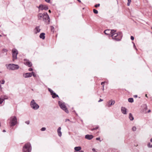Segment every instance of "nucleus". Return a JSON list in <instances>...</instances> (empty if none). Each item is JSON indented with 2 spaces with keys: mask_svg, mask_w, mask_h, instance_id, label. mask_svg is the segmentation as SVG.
<instances>
[{
  "mask_svg": "<svg viewBox=\"0 0 152 152\" xmlns=\"http://www.w3.org/2000/svg\"><path fill=\"white\" fill-rule=\"evenodd\" d=\"M116 31L114 30H112V34L111 36L113 39H115L117 41H119L121 40L122 35L121 32L118 33H116Z\"/></svg>",
  "mask_w": 152,
  "mask_h": 152,
  "instance_id": "obj_1",
  "label": "nucleus"
},
{
  "mask_svg": "<svg viewBox=\"0 0 152 152\" xmlns=\"http://www.w3.org/2000/svg\"><path fill=\"white\" fill-rule=\"evenodd\" d=\"M10 121V126H15L17 123V119L15 116L11 117L9 119Z\"/></svg>",
  "mask_w": 152,
  "mask_h": 152,
  "instance_id": "obj_2",
  "label": "nucleus"
},
{
  "mask_svg": "<svg viewBox=\"0 0 152 152\" xmlns=\"http://www.w3.org/2000/svg\"><path fill=\"white\" fill-rule=\"evenodd\" d=\"M6 66L7 68L9 70H14L17 69L19 68L18 65L14 64H6Z\"/></svg>",
  "mask_w": 152,
  "mask_h": 152,
  "instance_id": "obj_3",
  "label": "nucleus"
},
{
  "mask_svg": "<svg viewBox=\"0 0 152 152\" xmlns=\"http://www.w3.org/2000/svg\"><path fill=\"white\" fill-rule=\"evenodd\" d=\"M31 150V146L30 143L28 142L25 144L23 147V152H30Z\"/></svg>",
  "mask_w": 152,
  "mask_h": 152,
  "instance_id": "obj_4",
  "label": "nucleus"
},
{
  "mask_svg": "<svg viewBox=\"0 0 152 152\" xmlns=\"http://www.w3.org/2000/svg\"><path fill=\"white\" fill-rule=\"evenodd\" d=\"M30 106L34 110H37L39 108V105L36 103L34 99H32L31 102Z\"/></svg>",
  "mask_w": 152,
  "mask_h": 152,
  "instance_id": "obj_5",
  "label": "nucleus"
},
{
  "mask_svg": "<svg viewBox=\"0 0 152 152\" xmlns=\"http://www.w3.org/2000/svg\"><path fill=\"white\" fill-rule=\"evenodd\" d=\"M58 104L60 107L66 113H68L69 111L66 106L64 104V103H63L61 101L58 102Z\"/></svg>",
  "mask_w": 152,
  "mask_h": 152,
  "instance_id": "obj_6",
  "label": "nucleus"
},
{
  "mask_svg": "<svg viewBox=\"0 0 152 152\" xmlns=\"http://www.w3.org/2000/svg\"><path fill=\"white\" fill-rule=\"evenodd\" d=\"M43 20L45 23H48L50 22V18L47 12L43 14Z\"/></svg>",
  "mask_w": 152,
  "mask_h": 152,
  "instance_id": "obj_7",
  "label": "nucleus"
},
{
  "mask_svg": "<svg viewBox=\"0 0 152 152\" xmlns=\"http://www.w3.org/2000/svg\"><path fill=\"white\" fill-rule=\"evenodd\" d=\"M13 57V61H14L17 58V55L18 54V51L16 49H14L12 51Z\"/></svg>",
  "mask_w": 152,
  "mask_h": 152,
  "instance_id": "obj_8",
  "label": "nucleus"
},
{
  "mask_svg": "<svg viewBox=\"0 0 152 152\" xmlns=\"http://www.w3.org/2000/svg\"><path fill=\"white\" fill-rule=\"evenodd\" d=\"M32 73H33V72L25 73L23 74V76L25 78L30 77L32 75Z\"/></svg>",
  "mask_w": 152,
  "mask_h": 152,
  "instance_id": "obj_9",
  "label": "nucleus"
},
{
  "mask_svg": "<svg viewBox=\"0 0 152 152\" xmlns=\"http://www.w3.org/2000/svg\"><path fill=\"white\" fill-rule=\"evenodd\" d=\"M38 8L42 10H47L48 9V7L47 6L42 4L40 5L39 6Z\"/></svg>",
  "mask_w": 152,
  "mask_h": 152,
  "instance_id": "obj_10",
  "label": "nucleus"
},
{
  "mask_svg": "<svg viewBox=\"0 0 152 152\" xmlns=\"http://www.w3.org/2000/svg\"><path fill=\"white\" fill-rule=\"evenodd\" d=\"M24 63L26 65L28 66L29 67H31L32 66L31 63L29 60L25 59L24 60Z\"/></svg>",
  "mask_w": 152,
  "mask_h": 152,
  "instance_id": "obj_11",
  "label": "nucleus"
},
{
  "mask_svg": "<svg viewBox=\"0 0 152 152\" xmlns=\"http://www.w3.org/2000/svg\"><path fill=\"white\" fill-rule=\"evenodd\" d=\"M40 30L41 29L40 28L39 26H37L34 29V32L35 34H37V33L39 32Z\"/></svg>",
  "mask_w": 152,
  "mask_h": 152,
  "instance_id": "obj_12",
  "label": "nucleus"
},
{
  "mask_svg": "<svg viewBox=\"0 0 152 152\" xmlns=\"http://www.w3.org/2000/svg\"><path fill=\"white\" fill-rule=\"evenodd\" d=\"M93 136L92 135L87 134L85 136V138L86 139L88 140H90L93 138Z\"/></svg>",
  "mask_w": 152,
  "mask_h": 152,
  "instance_id": "obj_13",
  "label": "nucleus"
},
{
  "mask_svg": "<svg viewBox=\"0 0 152 152\" xmlns=\"http://www.w3.org/2000/svg\"><path fill=\"white\" fill-rule=\"evenodd\" d=\"M112 30H105L104 31L105 34L110 35V34L111 35L112 34Z\"/></svg>",
  "mask_w": 152,
  "mask_h": 152,
  "instance_id": "obj_14",
  "label": "nucleus"
},
{
  "mask_svg": "<svg viewBox=\"0 0 152 152\" xmlns=\"http://www.w3.org/2000/svg\"><path fill=\"white\" fill-rule=\"evenodd\" d=\"M115 103V101L111 100L108 102V107H110L111 105H113Z\"/></svg>",
  "mask_w": 152,
  "mask_h": 152,
  "instance_id": "obj_15",
  "label": "nucleus"
},
{
  "mask_svg": "<svg viewBox=\"0 0 152 152\" xmlns=\"http://www.w3.org/2000/svg\"><path fill=\"white\" fill-rule=\"evenodd\" d=\"M61 128L60 127H59L57 129V133L58 135L60 137H61L62 135V133L61 131Z\"/></svg>",
  "mask_w": 152,
  "mask_h": 152,
  "instance_id": "obj_16",
  "label": "nucleus"
},
{
  "mask_svg": "<svg viewBox=\"0 0 152 152\" xmlns=\"http://www.w3.org/2000/svg\"><path fill=\"white\" fill-rule=\"evenodd\" d=\"M121 112L123 113L124 114H126V108L122 107L121 109Z\"/></svg>",
  "mask_w": 152,
  "mask_h": 152,
  "instance_id": "obj_17",
  "label": "nucleus"
},
{
  "mask_svg": "<svg viewBox=\"0 0 152 152\" xmlns=\"http://www.w3.org/2000/svg\"><path fill=\"white\" fill-rule=\"evenodd\" d=\"M45 34L44 33H42L40 34L39 35V37L40 38L44 39L45 38Z\"/></svg>",
  "mask_w": 152,
  "mask_h": 152,
  "instance_id": "obj_18",
  "label": "nucleus"
},
{
  "mask_svg": "<svg viewBox=\"0 0 152 152\" xmlns=\"http://www.w3.org/2000/svg\"><path fill=\"white\" fill-rule=\"evenodd\" d=\"M81 149V147L80 146L76 147L74 148L75 151L78 152L80 151Z\"/></svg>",
  "mask_w": 152,
  "mask_h": 152,
  "instance_id": "obj_19",
  "label": "nucleus"
},
{
  "mask_svg": "<svg viewBox=\"0 0 152 152\" xmlns=\"http://www.w3.org/2000/svg\"><path fill=\"white\" fill-rule=\"evenodd\" d=\"M129 118L131 121H133L134 119V117L131 113L129 114Z\"/></svg>",
  "mask_w": 152,
  "mask_h": 152,
  "instance_id": "obj_20",
  "label": "nucleus"
},
{
  "mask_svg": "<svg viewBox=\"0 0 152 152\" xmlns=\"http://www.w3.org/2000/svg\"><path fill=\"white\" fill-rule=\"evenodd\" d=\"M43 14L42 13H39L38 15V18L39 19L41 20L43 18Z\"/></svg>",
  "mask_w": 152,
  "mask_h": 152,
  "instance_id": "obj_21",
  "label": "nucleus"
},
{
  "mask_svg": "<svg viewBox=\"0 0 152 152\" xmlns=\"http://www.w3.org/2000/svg\"><path fill=\"white\" fill-rule=\"evenodd\" d=\"M52 97L53 98H55L56 97H58V96L55 93L53 94L52 95Z\"/></svg>",
  "mask_w": 152,
  "mask_h": 152,
  "instance_id": "obj_22",
  "label": "nucleus"
},
{
  "mask_svg": "<svg viewBox=\"0 0 152 152\" xmlns=\"http://www.w3.org/2000/svg\"><path fill=\"white\" fill-rule=\"evenodd\" d=\"M128 101L131 103H132L134 101V100L133 98H129L128 99Z\"/></svg>",
  "mask_w": 152,
  "mask_h": 152,
  "instance_id": "obj_23",
  "label": "nucleus"
},
{
  "mask_svg": "<svg viewBox=\"0 0 152 152\" xmlns=\"http://www.w3.org/2000/svg\"><path fill=\"white\" fill-rule=\"evenodd\" d=\"M48 90L49 91L50 93V94L51 95H52L54 93L53 92V91L50 88H48Z\"/></svg>",
  "mask_w": 152,
  "mask_h": 152,
  "instance_id": "obj_24",
  "label": "nucleus"
},
{
  "mask_svg": "<svg viewBox=\"0 0 152 152\" xmlns=\"http://www.w3.org/2000/svg\"><path fill=\"white\" fill-rule=\"evenodd\" d=\"M48 90L49 91L50 93V94L51 95H52L54 93L53 92V91L50 88H48Z\"/></svg>",
  "mask_w": 152,
  "mask_h": 152,
  "instance_id": "obj_25",
  "label": "nucleus"
},
{
  "mask_svg": "<svg viewBox=\"0 0 152 152\" xmlns=\"http://www.w3.org/2000/svg\"><path fill=\"white\" fill-rule=\"evenodd\" d=\"M4 101V99L2 98L1 97L0 98V104H1Z\"/></svg>",
  "mask_w": 152,
  "mask_h": 152,
  "instance_id": "obj_26",
  "label": "nucleus"
},
{
  "mask_svg": "<svg viewBox=\"0 0 152 152\" xmlns=\"http://www.w3.org/2000/svg\"><path fill=\"white\" fill-rule=\"evenodd\" d=\"M148 146L149 148H152V145H151V143L149 142L148 144Z\"/></svg>",
  "mask_w": 152,
  "mask_h": 152,
  "instance_id": "obj_27",
  "label": "nucleus"
},
{
  "mask_svg": "<svg viewBox=\"0 0 152 152\" xmlns=\"http://www.w3.org/2000/svg\"><path fill=\"white\" fill-rule=\"evenodd\" d=\"M50 29L53 32L54 31V28L53 26H51Z\"/></svg>",
  "mask_w": 152,
  "mask_h": 152,
  "instance_id": "obj_28",
  "label": "nucleus"
},
{
  "mask_svg": "<svg viewBox=\"0 0 152 152\" xmlns=\"http://www.w3.org/2000/svg\"><path fill=\"white\" fill-rule=\"evenodd\" d=\"M93 12L95 14H97L98 13V11L95 9L93 10Z\"/></svg>",
  "mask_w": 152,
  "mask_h": 152,
  "instance_id": "obj_29",
  "label": "nucleus"
},
{
  "mask_svg": "<svg viewBox=\"0 0 152 152\" xmlns=\"http://www.w3.org/2000/svg\"><path fill=\"white\" fill-rule=\"evenodd\" d=\"M131 0H128V3H127V5L128 6H129L130 3H131Z\"/></svg>",
  "mask_w": 152,
  "mask_h": 152,
  "instance_id": "obj_30",
  "label": "nucleus"
},
{
  "mask_svg": "<svg viewBox=\"0 0 152 152\" xmlns=\"http://www.w3.org/2000/svg\"><path fill=\"white\" fill-rule=\"evenodd\" d=\"M136 128L135 126H133L132 128V130L133 131H135L136 130Z\"/></svg>",
  "mask_w": 152,
  "mask_h": 152,
  "instance_id": "obj_31",
  "label": "nucleus"
},
{
  "mask_svg": "<svg viewBox=\"0 0 152 152\" xmlns=\"http://www.w3.org/2000/svg\"><path fill=\"white\" fill-rule=\"evenodd\" d=\"M45 130L46 128L45 127H42L41 129V131H45Z\"/></svg>",
  "mask_w": 152,
  "mask_h": 152,
  "instance_id": "obj_32",
  "label": "nucleus"
},
{
  "mask_svg": "<svg viewBox=\"0 0 152 152\" xmlns=\"http://www.w3.org/2000/svg\"><path fill=\"white\" fill-rule=\"evenodd\" d=\"M98 128V127H96L95 128H94L91 129V131H93L94 130H96Z\"/></svg>",
  "mask_w": 152,
  "mask_h": 152,
  "instance_id": "obj_33",
  "label": "nucleus"
},
{
  "mask_svg": "<svg viewBox=\"0 0 152 152\" xmlns=\"http://www.w3.org/2000/svg\"><path fill=\"white\" fill-rule=\"evenodd\" d=\"M1 98H3V99H4V100L5 99H7V97L6 96H4L3 97H2Z\"/></svg>",
  "mask_w": 152,
  "mask_h": 152,
  "instance_id": "obj_34",
  "label": "nucleus"
},
{
  "mask_svg": "<svg viewBox=\"0 0 152 152\" xmlns=\"http://www.w3.org/2000/svg\"><path fill=\"white\" fill-rule=\"evenodd\" d=\"M100 6V4H96L95 5V7H99Z\"/></svg>",
  "mask_w": 152,
  "mask_h": 152,
  "instance_id": "obj_35",
  "label": "nucleus"
},
{
  "mask_svg": "<svg viewBox=\"0 0 152 152\" xmlns=\"http://www.w3.org/2000/svg\"><path fill=\"white\" fill-rule=\"evenodd\" d=\"M133 46H134V48L136 50H137V48H136V47L135 46V44H134V43L133 42Z\"/></svg>",
  "mask_w": 152,
  "mask_h": 152,
  "instance_id": "obj_36",
  "label": "nucleus"
},
{
  "mask_svg": "<svg viewBox=\"0 0 152 152\" xmlns=\"http://www.w3.org/2000/svg\"><path fill=\"white\" fill-rule=\"evenodd\" d=\"M25 123L26 124H29V123H30V121H27L25 122Z\"/></svg>",
  "mask_w": 152,
  "mask_h": 152,
  "instance_id": "obj_37",
  "label": "nucleus"
},
{
  "mask_svg": "<svg viewBox=\"0 0 152 152\" xmlns=\"http://www.w3.org/2000/svg\"><path fill=\"white\" fill-rule=\"evenodd\" d=\"M4 83H5V81L4 80H2V82L1 83L2 84H4Z\"/></svg>",
  "mask_w": 152,
  "mask_h": 152,
  "instance_id": "obj_38",
  "label": "nucleus"
},
{
  "mask_svg": "<svg viewBox=\"0 0 152 152\" xmlns=\"http://www.w3.org/2000/svg\"><path fill=\"white\" fill-rule=\"evenodd\" d=\"M131 40H133L134 39V37L133 36H131Z\"/></svg>",
  "mask_w": 152,
  "mask_h": 152,
  "instance_id": "obj_39",
  "label": "nucleus"
},
{
  "mask_svg": "<svg viewBox=\"0 0 152 152\" xmlns=\"http://www.w3.org/2000/svg\"><path fill=\"white\" fill-rule=\"evenodd\" d=\"M28 70L29 71H33V69L31 68H30L28 69Z\"/></svg>",
  "mask_w": 152,
  "mask_h": 152,
  "instance_id": "obj_40",
  "label": "nucleus"
},
{
  "mask_svg": "<svg viewBox=\"0 0 152 152\" xmlns=\"http://www.w3.org/2000/svg\"><path fill=\"white\" fill-rule=\"evenodd\" d=\"M92 150L93 151H94V152H97V151H96L95 149V148H92Z\"/></svg>",
  "mask_w": 152,
  "mask_h": 152,
  "instance_id": "obj_41",
  "label": "nucleus"
},
{
  "mask_svg": "<svg viewBox=\"0 0 152 152\" xmlns=\"http://www.w3.org/2000/svg\"><path fill=\"white\" fill-rule=\"evenodd\" d=\"M144 106L145 107V108L146 110L147 108V106L145 105V104L144 105Z\"/></svg>",
  "mask_w": 152,
  "mask_h": 152,
  "instance_id": "obj_42",
  "label": "nucleus"
},
{
  "mask_svg": "<svg viewBox=\"0 0 152 152\" xmlns=\"http://www.w3.org/2000/svg\"><path fill=\"white\" fill-rule=\"evenodd\" d=\"M32 75L34 77H36V75L35 74L34 72H33V73H32Z\"/></svg>",
  "mask_w": 152,
  "mask_h": 152,
  "instance_id": "obj_43",
  "label": "nucleus"
},
{
  "mask_svg": "<svg viewBox=\"0 0 152 152\" xmlns=\"http://www.w3.org/2000/svg\"><path fill=\"white\" fill-rule=\"evenodd\" d=\"M45 1L48 3L50 2V0H45Z\"/></svg>",
  "mask_w": 152,
  "mask_h": 152,
  "instance_id": "obj_44",
  "label": "nucleus"
},
{
  "mask_svg": "<svg viewBox=\"0 0 152 152\" xmlns=\"http://www.w3.org/2000/svg\"><path fill=\"white\" fill-rule=\"evenodd\" d=\"M105 83V82H102L101 83V84L103 86L104 85V84Z\"/></svg>",
  "mask_w": 152,
  "mask_h": 152,
  "instance_id": "obj_45",
  "label": "nucleus"
},
{
  "mask_svg": "<svg viewBox=\"0 0 152 152\" xmlns=\"http://www.w3.org/2000/svg\"><path fill=\"white\" fill-rule=\"evenodd\" d=\"M103 99H100L98 101V102H100L101 101H103Z\"/></svg>",
  "mask_w": 152,
  "mask_h": 152,
  "instance_id": "obj_46",
  "label": "nucleus"
},
{
  "mask_svg": "<svg viewBox=\"0 0 152 152\" xmlns=\"http://www.w3.org/2000/svg\"><path fill=\"white\" fill-rule=\"evenodd\" d=\"M96 140H100V138L99 137H97L96 138Z\"/></svg>",
  "mask_w": 152,
  "mask_h": 152,
  "instance_id": "obj_47",
  "label": "nucleus"
},
{
  "mask_svg": "<svg viewBox=\"0 0 152 152\" xmlns=\"http://www.w3.org/2000/svg\"><path fill=\"white\" fill-rule=\"evenodd\" d=\"M69 121V119H66L65 120L66 121Z\"/></svg>",
  "mask_w": 152,
  "mask_h": 152,
  "instance_id": "obj_48",
  "label": "nucleus"
},
{
  "mask_svg": "<svg viewBox=\"0 0 152 152\" xmlns=\"http://www.w3.org/2000/svg\"><path fill=\"white\" fill-rule=\"evenodd\" d=\"M84 152V151H78V152Z\"/></svg>",
  "mask_w": 152,
  "mask_h": 152,
  "instance_id": "obj_49",
  "label": "nucleus"
},
{
  "mask_svg": "<svg viewBox=\"0 0 152 152\" xmlns=\"http://www.w3.org/2000/svg\"><path fill=\"white\" fill-rule=\"evenodd\" d=\"M1 88H2L1 86V84H0V89L1 90Z\"/></svg>",
  "mask_w": 152,
  "mask_h": 152,
  "instance_id": "obj_50",
  "label": "nucleus"
},
{
  "mask_svg": "<svg viewBox=\"0 0 152 152\" xmlns=\"http://www.w3.org/2000/svg\"><path fill=\"white\" fill-rule=\"evenodd\" d=\"M134 97H137V95H134Z\"/></svg>",
  "mask_w": 152,
  "mask_h": 152,
  "instance_id": "obj_51",
  "label": "nucleus"
},
{
  "mask_svg": "<svg viewBox=\"0 0 152 152\" xmlns=\"http://www.w3.org/2000/svg\"><path fill=\"white\" fill-rule=\"evenodd\" d=\"M151 110H148V113H150V112H151Z\"/></svg>",
  "mask_w": 152,
  "mask_h": 152,
  "instance_id": "obj_52",
  "label": "nucleus"
},
{
  "mask_svg": "<svg viewBox=\"0 0 152 152\" xmlns=\"http://www.w3.org/2000/svg\"><path fill=\"white\" fill-rule=\"evenodd\" d=\"M150 141L152 142V138L150 140Z\"/></svg>",
  "mask_w": 152,
  "mask_h": 152,
  "instance_id": "obj_53",
  "label": "nucleus"
},
{
  "mask_svg": "<svg viewBox=\"0 0 152 152\" xmlns=\"http://www.w3.org/2000/svg\"><path fill=\"white\" fill-rule=\"evenodd\" d=\"M104 90V85L103 86V90Z\"/></svg>",
  "mask_w": 152,
  "mask_h": 152,
  "instance_id": "obj_54",
  "label": "nucleus"
},
{
  "mask_svg": "<svg viewBox=\"0 0 152 152\" xmlns=\"http://www.w3.org/2000/svg\"><path fill=\"white\" fill-rule=\"evenodd\" d=\"M79 2H80L81 1L80 0H77Z\"/></svg>",
  "mask_w": 152,
  "mask_h": 152,
  "instance_id": "obj_55",
  "label": "nucleus"
},
{
  "mask_svg": "<svg viewBox=\"0 0 152 152\" xmlns=\"http://www.w3.org/2000/svg\"><path fill=\"white\" fill-rule=\"evenodd\" d=\"M3 132H5L6 131H5V130H3Z\"/></svg>",
  "mask_w": 152,
  "mask_h": 152,
  "instance_id": "obj_56",
  "label": "nucleus"
},
{
  "mask_svg": "<svg viewBox=\"0 0 152 152\" xmlns=\"http://www.w3.org/2000/svg\"><path fill=\"white\" fill-rule=\"evenodd\" d=\"M49 12H51V11H50V10H49Z\"/></svg>",
  "mask_w": 152,
  "mask_h": 152,
  "instance_id": "obj_57",
  "label": "nucleus"
},
{
  "mask_svg": "<svg viewBox=\"0 0 152 152\" xmlns=\"http://www.w3.org/2000/svg\"><path fill=\"white\" fill-rule=\"evenodd\" d=\"M145 96L146 97H147V94H146Z\"/></svg>",
  "mask_w": 152,
  "mask_h": 152,
  "instance_id": "obj_58",
  "label": "nucleus"
},
{
  "mask_svg": "<svg viewBox=\"0 0 152 152\" xmlns=\"http://www.w3.org/2000/svg\"><path fill=\"white\" fill-rule=\"evenodd\" d=\"M0 36H1V35H0Z\"/></svg>",
  "mask_w": 152,
  "mask_h": 152,
  "instance_id": "obj_59",
  "label": "nucleus"
},
{
  "mask_svg": "<svg viewBox=\"0 0 152 152\" xmlns=\"http://www.w3.org/2000/svg\"><path fill=\"white\" fill-rule=\"evenodd\" d=\"M151 28H152V27H151Z\"/></svg>",
  "mask_w": 152,
  "mask_h": 152,
  "instance_id": "obj_60",
  "label": "nucleus"
}]
</instances>
